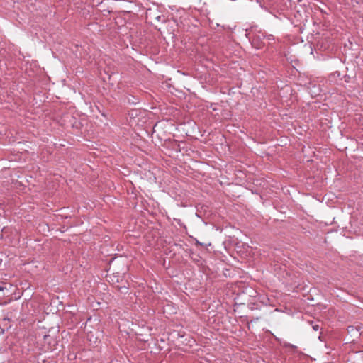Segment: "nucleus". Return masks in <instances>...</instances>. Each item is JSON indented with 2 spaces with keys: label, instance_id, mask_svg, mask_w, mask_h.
<instances>
[{
  "label": "nucleus",
  "instance_id": "f257e3e1",
  "mask_svg": "<svg viewBox=\"0 0 363 363\" xmlns=\"http://www.w3.org/2000/svg\"><path fill=\"white\" fill-rule=\"evenodd\" d=\"M311 325L315 331H318L320 329V325L316 322H311Z\"/></svg>",
  "mask_w": 363,
  "mask_h": 363
},
{
  "label": "nucleus",
  "instance_id": "f03ea898",
  "mask_svg": "<svg viewBox=\"0 0 363 363\" xmlns=\"http://www.w3.org/2000/svg\"><path fill=\"white\" fill-rule=\"evenodd\" d=\"M267 38H268V40L274 39V38L272 35H269Z\"/></svg>",
  "mask_w": 363,
  "mask_h": 363
},
{
  "label": "nucleus",
  "instance_id": "20e7f679",
  "mask_svg": "<svg viewBox=\"0 0 363 363\" xmlns=\"http://www.w3.org/2000/svg\"><path fill=\"white\" fill-rule=\"evenodd\" d=\"M4 288L2 286H0V291L3 290Z\"/></svg>",
  "mask_w": 363,
  "mask_h": 363
},
{
  "label": "nucleus",
  "instance_id": "7ed1b4c3",
  "mask_svg": "<svg viewBox=\"0 0 363 363\" xmlns=\"http://www.w3.org/2000/svg\"><path fill=\"white\" fill-rule=\"evenodd\" d=\"M196 244L197 245H202V243H201L200 242H199L198 240L196 241Z\"/></svg>",
  "mask_w": 363,
  "mask_h": 363
}]
</instances>
